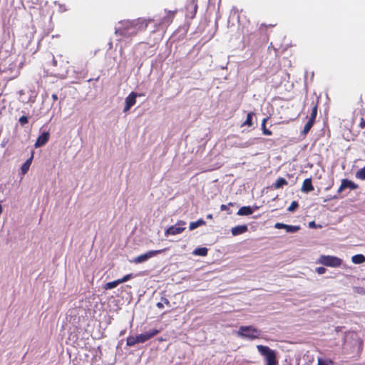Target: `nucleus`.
<instances>
[{"label":"nucleus","mask_w":365,"mask_h":365,"mask_svg":"<svg viewBox=\"0 0 365 365\" xmlns=\"http://www.w3.org/2000/svg\"><path fill=\"white\" fill-rule=\"evenodd\" d=\"M254 210L250 206H243L240 207L237 212V215L240 216L252 215Z\"/></svg>","instance_id":"nucleus-17"},{"label":"nucleus","mask_w":365,"mask_h":365,"mask_svg":"<svg viewBox=\"0 0 365 365\" xmlns=\"http://www.w3.org/2000/svg\"><path fill=\"white\" fill-rule=\"evenodd\" d=\"M355 292L359 294H365V289L362 287H356L354 288Z\"/></svg>","instance_id":"nucleus-34"},{"label":"nucleus","mask_w":365,"mask_h":365,"mask_svg":"<svg viewBox=\"0 0 365 365\" xmlns=\"http://www.w3.org/2000/svg\"><path fill=\"white\" fill-rule=\"evenodd\" d=\"M316 272L319 274H324L326 272V269L324 267H319L316 268Z\"/></svg>","instance_id":"nucleus-36"},{"label":"nucleus","mask_w":365,"mask_h":365,"mask_svg":"<svg viewBox=\"0 0 365 365\" xmlns=\"http://www.w3.org/2000/svg\"><path fill=\"white\" fill-rule=\"evenodd\" d=\"M207 219H212V214H209L207 215Z\"/></svg>","instance_id":"nucleus-44"},{"label":"nucleus","mask_w":365,"mask_h":365,"mask_svg":"<svg viewBox=\"0 0 365 365\" xmlns=\"http://www.w3.org/2000/svg\"><path fill=\"white\" fill-rule=\"evenodd\" d=\"M143 94L142 93H138V96H142Z\"/></svg>","instance_id":"nucleus-45"},{"label":"nucleus","mask_w":365,"mask_h":365,"mask_svg":"<svg viewBox=\"0 0 365 365\" xmlns=\"http://www.w3.org/2000/svg\"><path fill=\"white\" fill-rule=\"evenodd\" d=\"M161 301H162L161 302L166 304L167 306H170V302L167 298L161 297Z\"/></svg>","instance_id":"nucleus-39"},{"label":"nucleus","mask_w":365,"mask_h":365,"mask_svg":"<svg viewBox=\"0 0 365 365\" xmlns=\"http://www.w3.org/2000/svg\"><path fill=\"white\" fill-rule=\"evenodd\" d=\"M118 284H120V282L118 279L115 281L106 283L103 288L106 290H108L116 287Z\"/></svg>","instance_id":"nucleus-25"},{"label":"nucleus","mask_w":365,"mask_h":365,"mask_svg":"<svg viewBox=\"0 0 365 365\" xmlns=\"http://www.w3.org/2000/svg\"><path fill=\"white\" fill-rule=\"evenodd\" d=\"M255 115V113L252 111L247 113V118L244 123L241 125L242 127L243 126H248L251 127L253 125L252 118Z\"/></svg>","instance_id":"nucleus-18"},{"label":"nucleus","mask_w":365,"mask_h":365,"mask_svg":"<svg viewBox=\"0 0 365 365\" xmlns=\"http://www.w3.org/2000/svg\"><path fill=\"white\" fill-rule=\"evenodd\" d=\"M165 12L166 15L163 16L158 24H156L155 28L153 32H155L160 29H167L173 21L176 11H172L165 10Z\"/></svg>","instance_id":"nucleus-4"},{"label":"nucleus","mask_w":365,"mask_h":365,"mask_svg":"<svg viewBox=\"0 0 365 365\" xmlns=\"http://www.w3.org/2000/svg\"><path fill=\"white\" fill-rule=\"evenodd\" d=\"M233 204L232 202H230L228 203V205H221L220 206V210H228V206H232Z\"/></svg>","instance_id":"nucleus-37"},{"label":"nucleus","mask_w":365,"mask_h":365,"mask_svg":"<svg viewBox=\"0 0 365 365\" xmlns=\"http://www.w3.org/2000/svg\"><path fill=\"white\" fill-rule=\"evenodd\" d=\"M300 229L299 226H294V225H286V231L287 232H290V233H294L296 232H297Z\"/></svg>","instance_id":"nucleus-30"},{"label":"nucleus","mask_w":365,"mask_h":365,"mask_svg":"<svg viewBox=\"0 0 365 365\" xmlns=\"http://www.w3.org/2000/svg\"><path fill=\"white\" fill-rule=\"evenodd\" d=\"M277 24H260L259 27V31L261 33L265 32L268 29L273 28L276 26Z\"/></svg>","instance_id":"nucleus-27"},{"label":"nucleus","mask_w":365,"mask_h":365,"mask_svg":"<svg viewBox=\"0 0 365 365\" xmlns=\"http://www.w3.org/2000/svg\"><path fill=\"white\" fill-rule=\"evenodd\" d=\"M68 63L67 58L62 54L57 55L56 57L53 56L52 58V65L54 67H59V68L65 70L66 71H68Z\"/></svg>","instance_id":"nucleus-7"},{"label":"nucleus","mask_w":365,"mask_h":365,"mask_svg":"<svg viewBox=\"0 0 365 365\" xmlns=\"http://www.w3.org/2000/svg\"><path fill=\"white\" fill-rule=\"evenodd\" d=\"M312 113L310 114V116H309V118L308 120H310L312 122H315V119L317 118V110H318V104L316 103H312Z\"/></svg>","instance_id":"nucleus-22"},{"label":"nucleus","mask_w":365,"mask_h":365,"mask_svg":"<svg viewBox=\"0 0 365 365\" xmlns=\"http://www.w3.org/2000/svg\"><path fill=\"white\" fill-rule=\"evenodd\" d=\"M51 98L54 101H56L58 100V96L56 93L52 94Z\"/></svg>","instance_id":"nucleus-42"},{"label":"nucleus","mask_w":365,"mask_h":365,"mask_svg":"<svg viewBox=\"0 0 365 365\" xmlns=\"http://www.w3.org/2000/svg\"><path fill=\"white\" fill-rule=\"evenodd\" d=\"M208 249L206 247H199L193 251V254L197 256L205 257L207 255Z\"/></svg>","instance_id":"nucleus-23"},{"label":"nucleus","mask_w":365,"mask_h":365,"mask_svg":"<svg viewBox=\"0 0 365 365\" xmlns=\"http://www.w3.org/2000/svg\"><path fill=\"white\" fill-rule=\"evenodd\" d=\"M156 307L159 309H163L164 307V305L163 302H158L156 304Z\"/></svg>","instance_id":"nucleus-41"},{"label":"nucleus","mask_w":365,"mask_h":365,"mask_svg":"<svg viewBox=\"0 0 365 365\" xmlns=\"http://www.w3.org/2000/svg\"><path fill=\"white\" fill-rule=\"evenodd\" d=\"M309 225L310 227H315L314 222H309Z\"/></svg>","instance_id":"nucleus-43"},{"label":"nucleus","mask_w":365,"mask_h":365,"mask_svg":"<svg viewBox=\"0 0 365 365\" xmlns=\"http://www.w3.org/2000/svg\"><path fill=\"white\" fill-rule=\"evenodd\" d=\"M248 227L246 225H237L231 229V233L233 236H237L246 232Z\"/></svg>","instance_id":"nucleus-16"},{"label":"nucleus","mask_w":365,"mask_h":365,"mask_svg":"<svg viewBox=\"0 0 365 365\" xmlns=\"http://www.w3.org/2000/svg\"><path fill=\"white\" fill-rule=\"evenodd\" d=\"M314 190V186L312 185V179L307 178L304 180L302 183V186L301 188L302 192L307 193L312 192Z\"/></svg>","instance_id":"nucleus-15"},{"label":"nucleus","mask_w":365,"mask_h":365,"mask_svg":"<svg viewBox=\"0 0 365 365\" xmlns=\"http://www.w3.org/2000/svg\"><path fill=\"white\" fill-rule=\"evenodd\" d=\"M197 2L196 0H191L187 5V14L186 16L190 19H194L197 11Z\"/></svg>","instance_id":"nucleus-10"},{"label":"nucleus","mask_w":365,"mask_h":365,"mask_svg":"<svg viewBox=\"0 0 365 365\" xmlns=\"http://www.w3.org/2000/svg\"><path fill=\"white\" fill-rule=\"evenodd\" d=\"M19 122L21 126H24L26 124L29 123L28 118L25 115H22L19 118Z\"/></svg>","instance_id":"nucleus-33"},{"label":"nucleus","mask_w":365,"mask_h":365,"mask_svg":"<svg viewBox=\"0 0 365 365\" xmlns=\"http://www.w3.org/2000/svg\"><path fill=\"white\" fill-rule=\"evenodd\" d=\"M318 365H329V363L328 361L319 358L318 359Z\"/></svg>","instance_id":"nucleus-38"},{"label":"nucleus","mask_w":365,"mask_h":365,"mask_svg":"<svg viewBox=\"0 0 365 365\" xmlns=\"http://www.w3.org/2000/svg\"><path fill=\"white\" fill-rule=\"evenodd\" d=\"M346 188H349L350 190H356L359 188V185L350 180L343 179L341 180V185L337 190V192L341 193Z\"/></svg>","instance_id":"nucleus-11"},{"label":"nucleus","mask_w":365,"mask_h":365,"mask_svg":"<svg viewBox=\"0 0 365 365\" xmlns=\"http://www.w3.org/2000/svg\"><path fill=\"white\" fill-rule=\"evenodd\" d=\"M351 261L354 264H362V263L365 262V256L362 254H358V255H354L351 257Z\"/></svg>","instance_id":"nucleus-19"},{"label":"nucleus","mask_w":365,"mask_h":365,"mask_svg":"<svg viewBox=\"0 0 365 365\" xmlns=\"http://www.w3.org/2000/svg\"><path fill=\"white\" fill-rule=\"evenodd\" d=\"M299 207V204L297 201H292L291 205L287 208L289 212H294Z\"/></svg>","instance_id":"nucleus-32"},{"label":"nucleus","mask_w":365,"mask_h":365,"mask_svg":"<svg viewBox=\"0 0 365 365\" xmlns=\"http://www.w3.org/2000/svg\"><path fill=\"white\" fill-rule=\"evenodd\" d=\"M268 118H264L262 120V133L265 135H271L272 134V132L267 129L266 128V123L267 121Z\"/></svg>","instance_id":"nucleus-26"},{"label":"nucleus","mask_w":365,"mask_h":365,"mask_svg":"<svg viewBox=\"0 0 365 365\" xmlns=\"http://www.w3.org/2000/svg\"><path fill=\"white\" fill-rule=\"evenodd\" d=\"M257 349L265 361V365H278L277 353L267 346L257 345Z\"/></svg>","instance_id":"nucleus-2"},{"label":"nucleus","mask_w":365,"mask_h":365,"mask_svg":"<svg viewBox=\"0 0 365 365\" xmlns=\"http://www.w3.org/2000/svg\"><path fill=\"white\" fill-rule=\"evenodd\" d=\"M319 262L327 267H339L342 264V259L335 256L322 255Z\"/></svg>","instance_id":"nucleus-5"},{"label":"nucleus","mask_w":365,"mask_h":365,"mask_svg":"<svg viewBox=\"0 0 365 365\" xmlns=\"http://www.w3.org/2000/svg\"><path fill=\"white\" fill-rule=\"evenodd\" d=\"M355 177L358 180H365V165L356 172Z\"/></svg>","instance_id":"nucleus-24"},{"label":"nucleus","mask_w":365,"mask_h":365,"mask_svg":"<svg viewBox=\"0 0 365 365\" xmlns=\"http://www.w3.org/2000/svg\"><path fill=\"white\" fill-rule=\"evenodd\" d=\"M133 277H134V276L133 274H128L125 275L124 277H123L122 278L118 279V280L120 282V284H121V283L128 281L129 279H130Z\"/></svg>","instance_id":"nucleus-31"},{"label":"nucleus","mask_w":365,"mask_h":365,"mask_svg":"<svg viewBox=\"0 0 365 365\" xmlns=\"http://www.w3.org/2000/svg\"><path fill=\"white\" fill-rule=\"evenodd\" d=\"M167 250H168V247L158 250H150L145 254L135 257L131 260V262L135 264L142 263L147 261L148 259L156 256L157 255L166 252Z\"/></svg>","instance_id":"nucleus-6"},{"label":"nucleus","mask_w":365,"mask_h":365,"mask_svg":"<svg viewBox=\"0 0 365 365\" xmlns=\"http://www.w3.org/2000/svg\"><path fill=\"white\" fill-rule=\"evenodd\" d=\"M126 344L128 346H133L138 343V339H136V336H129L127 338Z\"/></svg>","instance_id":"nucleus-28"},{"label":"nucleus","mask_w":365,"mask_h":365,"mask_svg":"<svg viewBox=\"0 0 365 365\" xmlns=\"http://www.w3.org/2000/svg\"><path fill=\"white\" fill-rule=\"evenodd\" d=\"M359 126L361 128H365V119L364 118H361Z\"/></svg>","instance_id":"nucleus-40"},{"label":"nucleus","mask_w":365,"mask_h":365,"mask_svg":"<svg viewBox=\"0 0 365 365\" xmlns=\"http://www.w3.org/2000/svg\"><path fill=\"white\" fill-rule=\"evenodd\" d=\"M185 224V221H178L175 225H172L166 230L165 235H175L182 232L185 230V227H183Z\"/></svg>","instance_id":"nucleus-8"},{"label":"nucleus","mask_w":365,"mask_h":365,"mask_svg":"<svg viewBox=\"0 0 365 365\" xmlns=\"http://www.w3.org/2000/svg\"><path fill=\"white\" fill-rule=\"evenodd\" d=\"M206 222L203 219H199L195 222H191L189 225V229L193 230L200 226L205 225Z\"/></svg>","instance_id":"nucleus-20"},{"label":"nucleus","mask_w":365,"mask_h":365,"mask_svg":"<svg viewBox=\"0 0 365 365\" xmlns=\"http://www.w3.org/2000/svg\"><path fill=\"white\" fill-rule=\"evenodd\" d=\"M152 19L138 18L133 20L125 19L118 22L115 29V34L123 38H128L136 36L139 32L145 31Z\"/></svg>","instance_id":"nucleus-1"},{"label":"nucleus","mask_w":365,"mask_h":365,"mask_svg":"<svg viewBox=\"0 0 365 365\" xmlns=\"http://www.w3.org/2000/svg\"><path fill=\"white\" fill-rule=\"evenodd\" d=\"M138 97V93L131 92L126 98H125V106L123 111H128L130 108L134 106L136 103V98Z\"/></svg>","instance_id":"nucleus-12"},{"label":"nucleus","mask_w":365,"mask_h":365,"mask_svg":"<svg viewBox=\"0 0 365 365\" xmlns=\"http://www.w3.org/2000/svg\"><path fill=\"white\" fill-rule=\"evenodd\" d=\"M287 184H288V182L287 181V180H285L283 178H279L274 183L273 187L275 189H279V188L282 187L283 186L287 185Z\"/></svg>","instance_id":"nucleus-21"},{"label":"nucleus","mask_w":365,"mask_h":365,"mask_svg":"<svg viewBox=\"0 0 365 365\" xmlns=\"http://www.w3.org/2000/svg\"><path fill=\"white\" fill-rule=\"evenodd\" d=\"M286 224L282 223V222H277L274 225V227L277 229H284L286 228Z\"/></svg>","instance_id":"nucleus-35"},{"label":"nucleus","mask_w":365,"mask_h":365,"mask_svg":"<svg viewBox=\"0 0 365 365\" xmlns=\"http://www.w3.org/2000/svg\"><path fill=\"white\" fill-rule=\"evenodd\" d=\"M49 140V133L47 132L43 133L41 135L38 136L36 143L35 147L39 148L44 145Z\"/></svg>","instance_id":"nucleus-13"},{"label":"nucleus","mask_w":365,"mask_h":365,"mask_svg":"<svg viewBox=\"0 0 365 365\" xmlns=\"http://www.w3.org/2000/svg\"><path fill=\"white\" fill-rule=\"evenodd\" d=\"M34 152H31V155L29 159H27L25 163L21 167V174L24 175L29 171L30 166L32 163L34 159Z\"/></svg>","instance_id":"nucleus-14"},{"label":"nucleus","mask_w":365,"mask_h":365,"mask_svg":"<svg viewBox=\"0 0 365 365\" xmlns=\"http://www.w3.org/2000/svg\"><path fill=\"white\" fill-rule=\"evenodd\" d=\"M364 280H365V278H364Z\"/></svg>","instance_id":"nucleus-46"},{"label":"nucleus","mask_w":365,"mask_h":365,"mask_svg":"<svg viewBox=\"0 0 365 365\" xmlns=\"http://www.w3.org/2000/svg\"><path fill=\"white\" fill-rule=\"evenodd\" d=\"M159 332V330L154 329L148 331L146 333L138 334L136 336L138 343H144L157 335Z\"/></svg>","instance_id":"nucleus-9"},{"label":"nucleus","mask_w":365,"mask_h":365,"mask_svg":"<svg viewBox=\"0 0 365 365\" xmlns=\"http://www.w3.org/2000/svg\"><path fill=\"white\" fill-rule=\"evenodd\" d=\"M261 331L252 326H241L237 331V336L250 340L259 338Z\"/></svg>","instance_id":"nucleus-3"},{"label":"nucleus","mask_w":365,"mask_h":365,"mask_svg":"<svg viewBox=\"0 0 365 365\" xmlns=\"http://www.w3.org/2000/svg\"><path fill=\"white\" fill-rule=\"evenodd\" d=\"M314 123V122L308 120L307 122V123L304 126V128H303V130H302V134L307 135L309 132L311 128H312Z\"/></svg>","instance_id":"nucleus-29"}]
</instances>
